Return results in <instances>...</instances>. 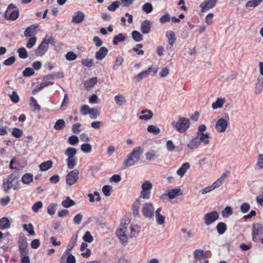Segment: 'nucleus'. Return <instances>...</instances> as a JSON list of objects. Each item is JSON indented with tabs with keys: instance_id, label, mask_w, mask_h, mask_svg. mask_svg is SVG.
Returning a JSON list of instances; mask_svg holds the SVG:
<instances>
[{
	"instance_id": "20",
	"label": "nucleus",
	"mask_w": 263,
	"mask_h": 263,
	"mask_svg": "<svg viewBox=\"0 0 263 263\" xmlns=\"http://www.w3.org/2000/svg\"><path fill=\"white\" fill-rule=\"evenodd\" d=\"M161 210L162 208H159L155 212L156 221L158 225H161L164 223L165 217L161 214Z\"/></svg>"
},
{
	"instance_id": "61",
	"label": "nucleus",
	"mask_w": 263,
	"mask_h": 263,
	"mask_svg": "<svg viewBox=\"0 0 263 263\" xmlns=\"http://www.w3.org/2000/svg\"><path fill=\"white\" fill-rule=\"evenodd\" d=\"M91 108L87 105H83L81 106L80 111L82 115H86L89 113Z\"/></svg>"
},
{
	"instance_id": "31",
	"label": "nucleus",
	"mask_w": 263,
	"mask_h": 263,
	"mask_svg": "<svg viewBox=\"0 0 263 263\" xmlns=\"http://www.w3.org/2000/svg\"><path fill=\"white\" fill-rule=\"evenodd\" d=\"M97 78L93 77L86 81L84 84V86L87 89L92 88L97 82Z\"/></svg>"
},
{
	"instance_id": "4",
	"label": "nucleus",
	"mask_w": 263,
	"mask_h": 263,
	"mask_svg": "<svg viewBox=\"0 0 263 263\" xmlns=\"http://www.w3.org/2000/svg\"><path fill=\"white\" fill-rule=\"evenodd\" d=\"M141 212L143 216L148 219L154 218L155 208L151 202H146L143 204Z\"/></svg>"
},
{
	"instance_id": "8",
	"label": "nucleus",
	"mask_w": 263,
	"mask_h": 263,
	"mask_svg": "<svg viewBox=\"0 0 263 263\" xmlns=\"http://www.w3.org/2000/svg\"><path fill=\"white\" fill-rule=\"evenodd\" d=\"M219 216L218 212L215 211L208 213L204 215L203 217L204 223L206 226H209L217 220L219 218Z\"/></svg>"
},
{
	"instance_id": "23",
	"label": "nucleus",
	"mask_w": 263,
	"mask_h": 263,
	"mask_svg": "<svg viewBox=\"0 0 263 263\" xmlns=\"http://www.w3.org/2000/svg\"><path fill=\"white\" fill-rule=\"evenodd\" d=\"M201 143L198 139V138L196 136L195 138L192 139L190 142L187 144V147L191 149H197Z\"/></svg>"
},
{
	"instance_id": "27",
	"label": "nucleus",
	"mask_w": 263,
	"mask_h": 263,
	"mask_svg": "<svg viewBox=\"0 0 263 263\" xmlns=\"http://www.w3.org/2000/svg\"><path fill=\"white\" fill-rule=\"evenodd\" d=\"M263 89V76H259L256 84L255 92L258 95L261 92Z\"/></svg>"
},
{
	"instance_id": "54",
	"label": "nucleus",
	"mask_w": 263,
	"mask_h": 263,
	"mask_svg": "<svg viewBox=\"0 0 263 263\" xmlns=\"http://www.w3.org/2000/svg\"><path fill=\"white\" fill-rule=\"evenodd\" d=\"M232 209L230 206H227L222 211V215L224 217H228L232 214Z\"/></svg>"
},
{
	"instance_id": "55",
	"label": "nucleus",
	"mask_w": 263,
	"mask_h": 263,
	"mask_svg": "<svg viewBox=\"0 0 263 263\" xmlns=\"http://www.w3.org/2000/svg\"><path fill=\"white\" fill-rule=\"evenodd\" d=\"M112 186L108 185H104L102 188V192L105 196L110 195Z\"/></svg>"
},
{
	"instance_id": "63",
	"label": "nucleus",
	"mask_w": 263,
	"mask_h": 263,
	"mask_svg": "<svg viewBox=\"0 0 263 263\" xmlns=\"http://www.w3.org/2000/svg\"><path fill=\"white\" fill-rule=\"evenodd\" d=\"M213 17H214V14L213 13H209L206 16L205 18V23L208 25L212 24L213 23Z\"/></svg>"
},
{
	"instance_id": "25",
	"label": "nucleus",
	"mask_w": 263,
	"mask_h": 263,
	"mask_svg": "<svg viewBox=\"0 0 263 263\" xmlns=\"http://www.w3.org/2000/svg\"><path fill=\"white\" fill-rule=\"evenodd\" d=\"M141 115L139 117V119L144 120H148L152 118L153 116V112L148 109H144L141 111Z\"/></svg>"
},
{
	"instance_id": "2",
	"label": "nucleus",
	"mask_w": 263,
	"mask_h": 263,
	"mask_svg": "<svg viewBox=\"0 0 263 263\" xmlns=\"http://www.w3.org/2000/svg\"><path fill=\"white\" fill-rule=\"evenodd\" d=\"M144 152V149L141 146L136 147L127 156V158L124 161L125 166H131L138 163Z\"/></svg>"
},
{
	"instance_id": "33",
	"label": "nucleus",
	"mask_w": 263,
	"mask_h": 263,
	"mask_svg": "<svg viewBox=\"0 0 263 263\" xmlns=\"http://www.w3.org/2000/svg\"><path fill=\"white\" fill-rule=\"evenodd\" d=\"M10 227V223L6 217H3L0 219V229L5 230Z\"/></svg>"
},
{
	"instance_id": "16",
	"label": "nucleus",
	"mask_w": 263,
	"mask_h": 263,
	"mask_svg": "<svg viewBox=\"0 0 263 263\" xmlns=\"http://www.w3.org/2000/svg\"><path fill=\"white\" fill-rule=\"evenodd\" d=\"M28 243L25 237H22L18 240V249L20 255L28 254V250L27 249Z\"/></svg>"
},
{
	"instance_id": "37",
	"label": "nucleus",
	"mask_w": 263,
	"mask_h": 263,
	"mask_svg": "<svg viewBox=\"0 0 263 263\" xmlns=\"http://www.w3.org/2000/svg\"><path fill=\"white\" fill-rule=\"evenodd\" d=\"M125 40V35L123 33H120L118 35H116L114 37L112 42L115 45H117L118 44L119 42H123Z\"/></svg>"
},
{
	"instance_id": "24",
	"label": "nucleus",
	"mask_w": 263,
	"mask_h": 263,
	"mask_svg": "<svg viewBox=\"0 0 263 263\" xmlns=\"http://www.w3.org/2000/svg\"><path fill=\"white\" fill-rule=\"evenodd\" d=\"M84 18V14L81 11H78L76 13V15L72 17L71 22L76 24L81 23Z\"/></svg>"
},
{
	"instance_id": "32",
	"label": "nucleus",
	"mask_w": 263,
	"mask_h": 263,
	"mask_svg": "<svg viewBox=\"0 0 263 263\" xmlns=\"http://www.w3.org/2000/svg\"><path fill=\"white\" fill-rule=\"evenodd\" d=\"M216 230L219 235L223 234L227 230L226 224L223 222H219L216 226Z\"/></svg>"
},
{
	"instance_id": "56",
	"label": "nucleus",
	"mask_w": 263,
	"mask_h": 263,
	"mask_svg": "<svg viewBox=\"0 0 263 263\" xmlns=\"http://www.w3.org/2000/svg\"><path fill=\"white\" fill-rule=\"evenodd\" d=\"M34 73V70L30 68V67H27L25 69V70L23 71V75L24 77H30L32 76Z\"/></svg>"
},
{
	"instance_id": "19",
	"label": "nucleus",
	"mask_w": 263,
	"mask_h": 263,
	"mask_svg": "<svg viewBox=\"0 0 263 263\" xmlns=\"http://www.w3.org/2000/svg\"><path fill=\"white\" fill-rule=\"evenodd\" d=\"M108 53V49L105 47H101L96 53L95 58L97 60H101L103 59Z\"/></svg>"
},
{
	"instance_id": "14",
	"label": "nucleus",
	"mask_w": 263,
	"mask_h": 263,
	"mask_svg": "<svg viewBox=\"0 0 263 263\" xmlns=\"http://www.w3.org/2000/svg\"><path fill=\"white\" fill-rule=\"evenodd\" d=\"M182 194L180 189L175 188L172 190H167L165 193L161 195V197L164 198L165 196H167L170 199H173L177 196H180Z\"/></svg>"
},
{
	"instance_id": "29",
	"label": "nucleus",
	"mask_w": 263,
	"mask_h": 263,
	"mask_svg": "<svg viewBox=\"0 0 263 263\" xmlns=\"http://www.w3.org/2000/svg\"><path fill=\"white\" fill-rule=\"evenodd\" d=\"M146 159L149 161H154L158 158V155L156 151L150 150L145 154Z\"/></svg>"
},
{
	"instance_id": "17",
	"label": "nucleus",
	"mask_w": 263,
	"mask_h": 263,
	"mask_svg": "<svg viewBox=\"0 0 263 263\" xmlns=\"http://www.w3.org/2000/svg\"><path fill=\"white\" fill-rule=\"evenodd\" d=\"M48 48L47 44L46 43V39H44L36 49V55L42 56L44 55L47 51Z\"/></svg>"
},
{
	"instance_id": "53",
	"label": "nucleus",
	"mask_w": 263,
	"mask_h": 263,
	"mask_svg": "<svg viewBox=\"0 0 263 263\" xmlns=\"http://www.w3.org/2000/svg\"><path fill=\"white\" fill-rule=\"evenodd\" d=\"M12 135L15 138H20L23 135V130L15 127L12 129Z\"/></svg>"
},
{
	"instance_id": "59",
	"label": "nucleus",
	"mask_w": 263,
	"mask_h": 263,
	"mask_svg": "<svg viewBox=\"0 0 263 263\" xmlns=\"http://www.w3.org/2000/svg\"><path fill=\"white\" fill-rule=\"evenodd\" d=\"M43 206V203L41 201H39L36 202H35L33 205L32 206V210L35 212L37 213L39 209L42 208Z\"/></svg>"
},
{
	"instance_id": "45",
	"label": "nucleus",
	"mask_w": 263,
	"mask_h": 263,
	"mask_svg": "<svg viewBox=\"0 0 263 263\" xmlns=\"http://www.w3.org/2000/svg\"><path fill=\"white\" fill-rule=\"evenodd\" d=\"M30 105L33 107L34 111H40L41 110V107L40 105L37 103V101L33 97H31Z\"/></svg>"
},
{
	"instance_id": "50",
	"label": "nucleus",
	"mask_w": 263,
	"mask_h": 263,
	"mask_svg": "<svg viewBox=\"0 0 263 263\" xmlns=\"http://www.w3.org/2000/svg\"><path fill=\"white\" fill-rule=\"evenodd\" d=\"M57 206L58 204L57 203H50L47 208L48 213L51 215L54 214Z\"/></svg>"
},
{
	"instance_id": "62",
	"label": "nucleus",
	"mask_w": 263,
	"mask_h": 263,
	"mask_svg": "<svg viewBox=\"0 0 263 263\" xmlns=\"http://www.w3.org/2000/svg\"><path fill=\"white\" fill-rule=\"evenodd\" d=\"M76 58L77 55L72 51L68 52L66 55V60L69 61H73L76 60Z\"/></svg>"
},
{
	"instance_id": "15",
	"label": "nucleus",
	"mask_w": 263,
	"mask_h": 263,
	"mask_svg": "<svg viewBox=\"0 0 263 263\" xmlns=\"http://www.w3.org/2000/svg\"><path fill=\"white\" fill-rule=\"evenodd\" d=\"M152 72H153V75H155L157 73V70L155 68L149 67L146 70L143 71L138 74L135 76V78L136 79L137 81L139 82L142 81L143 78L147 77Z\"/></svg>"
},
{
	"instance_id": "21",
	"label": "nucleus",
	"mask_w": 263,
	"mask_h": 263,
	"mask_svg": "<svg viewBox=\"0 0 263 263\" xmlns=\"http://www.w3.org/2000/svg\"><path fill=\"white\" fill-rule=\"evenodd\" d=\"M197 137L198 138L200 143H203L204 144H208L210 143L209 140L210 138V135L209 133H197Z\"/></svg>"
},
{
	"instance_id": "52",
	"label": "nucleus",
	"mask_w": 263,
	"mask_h": 263,
	"mask_svg": "<svg viewBox=\"0 0 263 263\" xmlns=\"http://www.w3.org/2000/svg\"><path fill=\"white\" fill-rule=\"evenodd\" d=\"M83 239L85 242L90 243L93 241V238L90 233L89 231H86L83 236Z\"/></svg>"
},
{
	"instance_id": "43",
	"label": "nucleus",
	"mask_w": 263,
	"mask_h": 263,
	"mask_svg": "<svg viewBox=\"0 0 263 263\" xmlns=\"http://www.w3.org/2000/svg\"><path fill=\"white\" fill-rule=\"evenodd\" d=\"M124 61L123 58L121 56H118L115 60L114 65H113V69L115 70H117L118 67L121 66Z\"/></svg>"
},
{
	"instance_id": "39",
	"label": "nucleus",
	"mask_w": 263,
	"mask_h": 263,
	"mask_svg": "<svg viewBox=\"0 0 263 263\" xmlns=\"http://www.w3.org/2000/svg\"><path fill=\"white\" fill-rule=\"evenodd\" d=\"M76 154L77 149L73 147L67 148L65 152V154L68 156V158H76Z\"/></svg>"
},
{
	"instance_id": "47",
	"label": "nucleus",
	"mask_w": 263,
	"mask_h": 263,
	"mask_svg": "<svg viewBox=\"0 0 263 263\" xmlns=\"http://www.w3.org/2000/svg\"><path fill=\"white\" fill-rule=\"evenodd\" d=\"M18 56L20 58L25 59L28 57V53L26 49L24 47H21L17 50Z\"/></svg>"
},
{
	"instance_id": "46",
	"label": "nucleus",
	"mask_w": 263,
	"mask_h": 263,
	"mask_svg": "<svg viewBox=\"0 0 263 263\" xmlns=\"http://www.w3.org/2000/svg\"><path fill=\"white\" fill-rule=\"evenodd\" d=\"M147 130L148 132L153 133L154 135H158L160 133V128L153 125H149L147 128Z\"/></svg>"
},
{
	"instance_id": "51",
	"label": "nucleus",
	"mask_w": 263,
	"mask_h": 263,
	"mask_svg": "<svg viewBox=\"0 0 263 263\" xmlns=\"http://www.w3.org/2000/svg\"><path fill=\"white\" fill-rule=\"evenodd\" d=\"M153 9L152 5L151 3H146L142 6V10L146 13H151Z\"/></svg>"
},
{
	"instance_id": "41",
	"label": "nucleus",
	"mask_w": 263,
	"mask_h": 263,
	"mask_svg": "<svg viewBox=\"0 0 263 263\" xmlns=\"http://www.w3.org/2000/svg\"><path fill=\"white\" fill-rule=\"evenodd\" d=\"M67 167L69 169L73 168L77 165V158H68L66 160Z\"/></svg>"
},
{
	"instance_id": "57",
	"label": "nucleus",
	"mask_w": 263,
	"mask_h": 263,
	"mask_svg": "<svg viewBox=\"0 0 263 263\" xmlns=\"http://www.w3.org/2000/svg\"><path fill=\"white\" fill-rule=\"evenodd\" d=\"M81 149L83 152L88 153L91 151L92 147L90 144L85 143L81 145Z\"/></svg>"
},
{
	"instance_id": "6",
	"label": "nucleus",
	"mask_w": 263,
	"mask_h": 263,
	"mask_svg": "<svg viewBox=\"0 0 263 263\" xmlns=\"http://www.w3.org/2000/svg\"><path fill=\"white\" fill-rule=\"evenodd\" d=\"M152 186V183L149 181H145L141 185L142 191L140 197L143 199H149L151 197V191Z\"/></svg>"
},
{
	"instance_id": "5",
	"label": "nucleus",
	"mask_w": 263,
	"mask_h": 263,
	"mask_svg": "<svg viewBox=\"0 0 263 263\" xmlns=\"http://www.w3.org/2000/svg\"><path fill=\"white\" fill-rule=\"evenodd\" d=\"M5 16L7 20H16L19 16L18 10L14 5L11 4L7 8Z\"/></svg>"
},
{
	"instance_id": "11",
	"label": "nucleus",
	"mask_w": 263,
	"mask_h": 263,
	"mask_svg": "<svg viewBox=\"0 0 263 263\" xmlns=\"http://www.w3.org/2000/svg\"><path fill=\"white\" fill-rule=\"evenodd\" d=\"M262 235H263V226L258 223L254 224L252 227L253 240L255 241H257V236Z\"/></svg>"
},
{
	"instance_id": "44",
	"label": "nucleus",
	"mask_w": 263,
	"mask_h": 263,
	"mask_svg": "<svg viewBox=\"0 0 263 263\" xmlns=\"http://www.w3.org/2000/svg\"><path fill=\"white\" fill-rule=\"evenodd\" d=\"M65 122L63 120L59 119L56 121L54 125V128L55 130H61L63 129L65 126Z\"/></svg>"
},
{
	"instance_id": "10",
	"label": "nucleus",
	"mask_w": 263,
	"mask_h": 263,
	"mask_svg": "<svg viewBox=\"0 0 263 263\" xmlns=\"http://www.w3.org/2000/svg\"><path fill=\"white\" fill-rule=\"evenodd\" d=\"M79 173L77 170H74L68 173L66 177V183L69 185L74 184L78 180Z\"/></svg>"
},
{
	"instance_id": "7",
	"label": "nucleus",
	"mask_w": 263,
	"mask_h": 263,
	"mask_svg": "<svg viewBox=\"0 0 263 263\" xmlns=\"http://www.w3.org/2000/svg\"><path fill=\"white\" fill-rule=\"evenodd\" d=\"M18 177L14 174L8 175L3 180V187L5 192L13 187V183L17 180Z\"/></svg>"
},
{
	"instance_id": "26",
	"label": "nucleus",
	"mask_w": 263,
	"mask_h": 263,
	"mask_svg": "<svg viewBox=\"0 0 263 263\" xmlns=\"http://www.w3.org/2000/svg\"><path fill=\"white\" fill-rule=\"evenodd\" d=\"M53 166V162L51 160H47L41 163L39 165L41 171L45 172L49 170Z\"/></svg>"
},
{
	"instance_id": "48",
	"label": "nucleus",
	"mask_w": 263,
	"mask_h": 263,
	"mask_svg": "<svg viewBox=\"0 0 263 263\" xmlns=\"http://www.w3.org/2000/svg\"><path fill=\"white\" fill-rule=\"evenodd\" d=\"M78 236L77 235H73L71 237L70 241L68 243L67 246V249L68 250H71L75 246L77 240Z\"/></svg>"
},
{
	"instance_id": "36",
	"label": "nucleus",
	"mask_w": 263,
	"mask_h": 263,
	"mask_svg": "<svg viewBox=\"0 0 263 263\" xmlns=\"http://www.w3.org/2000/svg\"><path fill=\"white\" fill-rule=\"evenodd\" d=\"M140 203L139 200L135 201L132 206L133 214L135 216H140L139 208Z\"/></svg>"
},
{
	"instance_id": "60",
	"label": "nucleus",
	"mask_w": 263,
	"mask_h": 263,
	"mask_svg": "<svg viewBox=\"0 0 263 263\" xmlns=\"http://www.w3.org/2000/svg\"><path fill=\"white\" fill-rule=\"evenodd\" d=\"M90 118L92 119H96L99 116L98 110L97 108H91L89 111Z\"/></svg>"
},
{
	"instance_id": "40",
	"label": "nucleus",
	"mask_w": 263,
	"mask_h": 263,
	"mask_svg": "<svg viewBox=\"0 0 263 263\" xmlns=\"http://www.w3.org/2000/svg\"><path fill=\"white\" fill-rule=\"evenodd\" d=\"M75 204L74 201L71 200L69 197H67L65 200H63L62 202V205L64 208H69Z\"/></svg>"
},
{
	"instance_id": "22",
	"label": "nucleus",
	"mask_w": 263,
	"mask_h": 263,
	"mask_svg": "<svg viewBox=\"0 0 263 263\" xmlns=\"http://www.w3.org/2000/svg\"><path fill=\"white\" fill-rule=\"evenodd\" d=\"M226 102V100L224 98H218L216 101L212 103V108L213 109L221 108Z\"/></svg>"
},
{
	"instance_id": "42",
	"label": "nucleus",
	"mask_w": 263,
	"mask_h": 263,
	"mask_svg": "<svg viewBox=\"0 0 263 263\" xmlns=\"http://www.w3.org/2000/svg\"><path fill=\"white\" fill-rule=\"evenodd\" d=\"M132 36L136 42H140L143 39V35L137 30L132 31Z\"/></svg>"
},
{
	"instance_id": "64",
	"label": "nucleus",
	"mask_w": 263,
	"mask_h": 263,
	"mask_svg": "<svg viewBox=\"0 0 263 263\" xmlns=\"http://www.w3.org/2000/svg\"><path fill=\"white\" fill-rule=\"evenodd\" d=\"M36 38L35 36L31 37L29 39L27 43L26 44V47L28 48H31L35 45L36 43Z\"/></svg>"
},
{
	"instance_id": "35",
	"label": "nucleus",
	"mask_w": 263,
	"mask_h": 263,
	"mask_svg": "<svg viewBox=\"0 0 263 263\" xmlns=\"http://www.w3.org/2000/svg\"><path fill=\"white\" fill-rule=\"evenodd\" d=\"M166 36L168 39L169 44L173 46L176 40L175 33L172 31H168L166 33Z\"/></svg>"
},
{
	"instance_id": "28",
	"label": "nucleus",
	"mask_w": 263,
	"mask_h": 263,
	"mask_svg": "<svg viewBox=\"0 0 263 263\" xmlns=\"http://www.w3.org/2000/svg\"><path fill=\"white\" fill-rule=\"evenodd\" d=\"M37 27V25H32L27 27L24 32L25 36L28 37L30 36L32 34H35L36 30Z\"/></svg>"
},
{
	"instance_id": "58",
	"label": "nucleus",
	"mask_w": 263,
	"mask_h": 263,
	"mask_svg": "<svg viewBox=\"0 0 263 263\" xmlns=\"http://www.w3.org/2000/svg\"><path fill=\"white\" fill-rule=\"evenodd\" d=\"M23 227V229L27 231L30 235L34 234L33 227L31 223H29L28 226L26 224H24Z\"/></svg>"
},
{
	"instance_id": "9",
	"label": "nucleus",
	"mask_w": 263,
	"mask_h": 263,
	"mask_svg": "<svg viewBox=\"0 0 263 263\" xmlns=\"http://www.w3.org/2000/svg\"><path fill=\"white\" fill-rule=\"evenodd\" d=\"M228 118L229 116L227 115ZM229 124V119L220 118L216 123L215 128L216 130L219 133H224L226 131Z\"/></svg>"
},
{
	"instance_id": "18",
	"label": "nucleus",
	"mask_w": 263,
	"mask_h": 263,
	"mask_svg": "<svg viewBox=\"0 0 263 263\" xmlns=\"http://www.w3.org/2000/svg\"><path fill=\"white\" fill-rule=\"evenodd\" d=\"M151 29V23L148 20H145L141 23L140 30L142 33L148 34L150 32Z\"/></svg>"
},
{
	"instance_id": "34",
	"label": "nucleus",
	"mask_w": 263,
	"mask_h": 263,
	"mask_svg": "<svg viewBox=\"0 0 263 263\" xmlns=\"http://www.w3.org/2000/svg\"><path fill=\"white\" fill-rule=\"evenodd\" d=\"M116 103L118 106H122L126 103L125 97L122 95L115 96L114 98Z\"/></svg>"
},
{
	"instance_id": "13",
	"label": "nucleus",
	"mask_w": 263,
	"mask_h": 263,
	"mask_svg": "<svg viewBox=\"0 0 263 263\" xmlns=\"http://www.w3.org/2000/svg\"><path fill=\"white\" fill-rule=\"evenodd\" d=\"M217 3V0H205L199 5L201 12H206L214 8Z\"/></svg>"
},
{
	"instance_id": "30",
	"label": "nucleus",
	"mask_w": 263,
	"mask_h": 263,
	"mask_svg": "<svg viewBox=\"0 0 263 263\" xmlns=\"http://www.w3.org/2000/svg\"><path fill=\"white\" fill-rule=\"evenodd\" d=\"M190 166L189 163L186 162L183 163L177 170V174L181 177L183 176L186 171L190 168Z\"/></svg>"
},
{
	"instance_id": "12",
	"label": "nucleus",
	"mask_w": 263,
	"mask_h": 263,
	"mask_svg": "<svg viewBox=\"0 0 263 263\" xmlns=\"http://www.w3.org/2000/svg\"><path fill=\"white\" fill-rule=\"evenodd\" d=\"M194 258L199 263H208L204 251L202 249H196L193 252Z\"/></svg>"
},
{
	"instance_id": "3",
	"label": "nucleus",
	"mask_w": 263,
	"mask_h": 263,
	"mask_svg": "<svg viewBox=\"0 0 263 263\" xmlns=\"http://www.w3.org/2000/svg\"><path fill=\"white\" fill-rule=\"evenodd\" d=\"M172 125L173 127L179 133L185 132L190 127V122L187 118L179 117L177 122H173Z\"/></svg>"
},
{
	"instance_id": "49",
	"label": "nucleus",
	"mask_w": 263,
	"mask_h": 263,
	"mask_svg": "<svg viewBox=\"0 0 263 263\" xmlns=\"http://www.w3.org/2000/svg\"><path fill=\"white\" fill-rule=\"evenodd\" d=\"M121 2L118 1L113 2L107 7V9L110 11H115L119 6Z\"/></svg>"
},
{
	"instance_id": "1",
	"label": "nucleus",
	"mask_w": 263,
	"mask_h": 263,
	"mask_svg": "<svg viewBox=\"0 0 263 263\" xmlns=\"http://www.w3.org/2000/svg\"><path fill=\"white\" fill-rule=\"evenodd\" d=\"M129 223L128 219H123L120 224V227L117 230L116 234L120 242L124 246L128 243V236L129 235L130 238L136 237L138 234L137 230L138 227L134 226L130 227L129 231L127 229V226Z\"/></svg>"
},
{
	"instance_id": "38",
	"label": "nucleus",
	"mask_w": 263,
	"mask_h": 263,
	"mask_svg": "<svg viewBox=\"0 0 263 263\" xmlns=\"http://www.w3.org/2000/svg\"><path fill=\"white\" fill-rule=\"evenodd\" d=\"M22 181L24 184H29L33 181V175L30 173H26L22 178Z\"/></svg>"
}]
</instances>
